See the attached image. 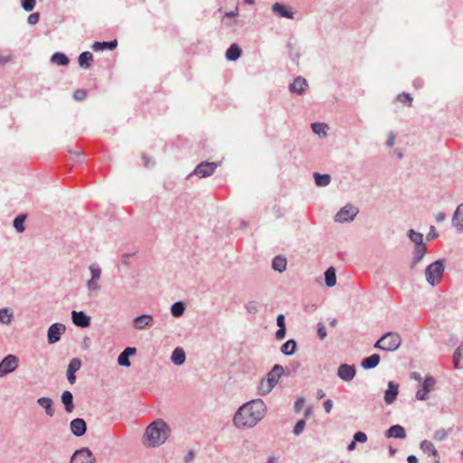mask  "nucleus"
I'll return each instance as SVG.
<instances>
[{
  "label": "nucleus",
  "instance_id": "nucleus-32",
  "mask_svg": "<svg viewBox=\"0 0 463 463\" xmlns=\"http://www.w3.org/2000/svg\"><path fill=\"white\" fill-rule=\"evenodd\" d=\"M272 268L274 270L282 273L287 269V259L280 255L276 256L272 260Z\"/></svg>",
  "mask_w": 463,
  "mask_h": 463
},
{
  "label": "nucleus",
  "instance_id": "nucleus-9",
  "mask_svg": "<svg viewBox=\"0 0 463 463\" xmlns=\"http://www.w3.org/2000/svg\"><path fill=\"white\" fill-rule=\"evenodd\" d=\"M65 331L66 326L61 323H54L51 325L47 331L48 344L52 345L57 343Z\"/></svg>",
  "mask_w": 463,
  "mask_h": 463
},
{
  "label": "nucleus",
  "instance_id": "nucleus-49",
  "mask_svg": "<svg viewBox=\"0 0 463 463\" xmlns=\"http://www.w3.org/2000/svg\"><path fill=\"white\" fill-rule=\"evenodd\" d=\"M354 442L364 443L367 440V435L364 432L358 431L354 435Z\"/></svg>",
  "mask_w": 463,
  "mask_h": 463
},
{
  "label": "nucleus",
  "instance_id": "nucleus-13",
  "mask_svg": "<svg viewBox=\"0 0 463 463\" xmlns=\"http://www.w3.org/2000/svg\"><path fill=\"white\" fill-rule=\"evenodd\" d=\"M70 430L75 437H82L87 431L86 421L81 418H76L70 422Z\"/></svg>",
  "mask_w": 463,
  "mask_h": 463
},
{
  "label": "nucleus",
  "instance_id": "nucleus-29",
  "mask_svg": "<svg viewBox=\"0 0 463 463\" xmlns=\"http://www.w3.org/2000/svg\"><path fill=\"white\" fill-rule=\"evenodd\" d=\"M118 45V41L113 40L109 42H95L92 44V50L95 52L105 51V50H114Z\"/></svg>",
  "mask_w": 463,
  "mask_h": 463
},
{
  "label": "nucleus",
  "instance_id": "nucleus-50",
  "mask_svg": "<svg viewBox=\"0 0 463 463\" xmlns=\"http://www.w3.org/2000/svg\"><path fill=\"white\" fill-rule=\"evenodd\" d=\"M86 91L84 90H77L73 93V97L78 101H82L86 99Z\"/></svg>",
  "mask_w": 463,
  "mask_h": 463
},
{
  "label": "nucleus",
  "instance_id": "nucleus-39",
  "mask_svg": "<svg viewBox=\"0 0 463 463\" xmlns=\"http://www.w3.org/2000/svg\"><path fill=\"white\" fill-rule=\"evenodd\" d=\"M326 285L332 288L336 284L335 270L333 267L328 268L325 272Z\"/></svg>",
  "mask_w": 463,
  "mask_h": 463
},
{
  "label": "nucleus",
  "instance_id": "nucleus-33",
  "mask_svg": "<svg viewBox=\"0 0 463 463\" xmlns=\"http://www.w3.org/2000/svg\"><path fill=\"white\" fill-rule=\"evenodd\" d=\"M297 349V343L294 339L286 341L280 347V351L285 355H292Z\"/></svg>",
  "mask_w": 463,
  "mask_h": 463
},
{
  "label": "nucleus",
  "instance_id": "nucleus-57",
  "mask_svg": "<svg viewBox=\"0 0 463 463\" xmlns=\"http://www.w3.org/2000/svg\"><path fill=\"white\" fill-rule=\"evenodd\" d=\"M446 436H447L446 431L444 430H438L435 432L434 439L442 440L446 438Z\"/></svg>",
  "mask_w": 463,
  "mask_h": 463
},
{
  "label": "nucleus",
  "instance_id": "nucleus-28",
  "mask_svg": "<svg viewBox=\"0 0 463 463\" xmlns=\"http://www.w3.org/2000/svg\"><path fill=\"white\" fill-rule=\"evenodd\" d=\"M380 359L381 358H380L379 354H372L371 356L366 357L362 361L361 366L364 370L373 369L379 364Z\"/></svg>",
  "mask_w": 463,
  "mask_h": 463
},
{
  "label": "nucleus",
  "instance_id": "nucleus-17",
  "mask_svg": "<svg viewBox=\"0 0 463 463\" xmlns=\"http://www.w3.org/2000/svg\"><path fill=\"white\" fill-rule=\"evenodd\" d=\"M153 322V317L149 314H143L133 319V326L137 330H143L150 326Z\"/></svg>",
  "mask_w": 463,
  "mask_h": 463
},
{
  "label": "nucleus",
  "instance_id": "nucleus-58",
  "mask_svg": "<svg viewBox=\"0 0 463 463\" xmlns=\"http://www.w3.org/2000/svg\"><path fill=\"white\" fill-rule=\"evenodd\" d=\"M304 403H305V399L303 397L298 398L295 402V410L297 411H299L302 409Z\"/></svg>",
  "mask_w": 463,
  "mask_h": 463
},
{
  "label": "nucleus",
  "instance_id": "nucleus-45",
  "mask_svg": "<svg viewBox=\"0 0 463 463\" xmlns=\"http://www.w3.org/2000/svg\"><path fill=\"white\" fill-rule=\"evenodd\" d=\"M25 220V216L24 215H18L14 220V227L18 232H23L24 231V222Z\"/></svg>",
  "mask_w": 463,
  "mask_h": 463
},
{
  "label": "nucleus",
  "instance_id": "nucleus-43",
  "mask_svg": "<svg viewBox=\"0 0 463 463\" xmlns=\"http://www.w3.org/2000/svg\"><path fill=\"white\" fill-rule=\"evenodd\" d=\"M311 128L313 132L318 135L319 137L326 136L327 126L326 124L316 122L311 124Z\"/></svg>",
  "mask_w": 463,
  "mask_h": 463
},
{
  "label": "nucleus",
  "instance_id": "nucleus-41",
  "mask_svg": "<svg viewBox=\"0 0 463 463\" xmlns=\"http://www.w3.org/2000/svg\"><path fill=\"white\" fill-rule=\"evenodd\" d=\"M273 389V385H271L265 378L262 379L258 385V392L262 396L269 394Z\"/></svg>",
  "mask_w": 463,
  "mask_h": 463
},
{
  "label": "nucleus",
  "instance_id": "nucleus-51",
  "mask_svg": "<svg viewBox=\"0 0 463 463\" xmlns=\"http://www.w3.org/2000/svg\"><path fill=\"white\" fill-rule=\"evenodd\" d=\"M40 14L38 13L31 14L27 18V23L31 25L36 24L39 22Z\"/></svg>",
  "mask_w": 463,
  "mask_h": 463
},
{
  "label": "nucleus",
  "instance_id": "nucleus-22",
  "mask_svg": "<svg viewBox=\"0 0 463 463\" xmlns=\"http://www.w3.org/2000/svg\"><path fill=\"white\" fill-rule=\"evenodd\" d=\"M137 349L135 347H127L118 357V364L120 366L129 367L131 363L129 357L136 354Z\"/></svg>",
  "mask_w": 463,
  "mask_h": 463
},
{
  "label": "nucleus",
  "instance_id": "nucleus-3",
  "mask_svg": "<svg viewBox=\"0 0 463 463\" xmlns=\"http://www.w3.org/2000/svg\"><path fill=\"white\" fill-rule=\"evenodd\" d=\"M90 279L86 281L88 296L90 298L97 297L101 290V275L102 269L100 266L94 262L89 266Z\"/></svg>",
  "mask_w": 463,
  "mask_h": 463
},
{
  "label": "nucleus",
  "instance_id": "nucleus-54",
  "mask_svg": "<svg viewBox=\"0 0 463 463\" xmlns=\"http://www.w3.org/2000/svg\"><path fill=\"white\" fill-rule=\"evenodd\" d=\"M395 137H395V135L392 132L389 133L388 138H387V141H386L387 147L391 148V147H392L394 146Z\"/></svg>",
  "mask_w": 463,
  "mask_h": 463
},
{
  "label": "nucleus",
  "instance_id": "nucleus-52",
  "mask_svg": "<svg viewBox=\"0 0 463 463\" xmlns=\"http://www.w3.org/2000/svg\"><path fill=\"white\" fill-rule=\"evenodd\" d=\"M317 335H318V337L323 340L326 337V327L325 326L322 324V323H318L317 324Z\"/></svg>",
  "mask_w": 463,
  "mask_h": 463
},
{
  "label": "nucleus",
  "instance_id": "nucleus-36",
  "mask_svg": "<svg viewBox=\"0 0 463 463\" xmlns=\"http://www.w3.org/2000/svg\"><path fill=\"white\" fill-rule=\"evenodd\" d=\"M408 237L414 243V246L426 245L423 241V234L414 231L413 229H410L408 231Z\"/></svg>",
  "mask_w": 463,
  "mask_h": 463
},
{
  "label": "nucleus",
  "instance_id": "nucleus-24",
  "mask_svg": "<svg viewBox=\"0 0 463 463\" xmlns=\"http://www.w3.org/2000/svg\"><path fill=\"white\" fill-rule=\"evenodd\" d=\"M271 10L274 14L280 17L292 19L294 17L293 12L287 8L286 5L280 3H275L272 5Z\"/></svg>",
  "mask_w": 463,
  "mask_h": 463
},
{
  "label": "nucleus",
  "instance_id": "nucleus-8",
  "mask_svg": "<svg viewBox=\"0 0 463 463\" xmlns=\"http://www.w3.org/2000/svg\"><path fill=\"white\" fill-rule=\"evenodd\" d=\"M436 380L434 377L426 376L422 382L421 388L416 392V398L420 401H426L429 399V393L434 389Z\"/></svg>",
  "mask_w": 463,
  "mask_h": 463
},
{
  "label": "nucleus",
  "instance_id": "nucleus-37",
  "mask_svg": "<svg viewBox=\"0 0 463 463\" xmlns=\"http://www.w3.org/2000/svg\"><path fill=\"white\" fill-rule=\"evenodd\" d=\"M315 183L317 186H327L331 182V176L327 174L314 173Z\"/></svg>",
  "mask_w": 463,
  "mask_h": 463
},
{
  "label": "nucleus",
  "instance_id": "nucleus-21",
  "mask_svg": "<svg viewBox=\"0 0 463 463\" xmlns=\"http://www.w3.org/2000/svg\"><path fill=\"white\" fill-rule=\"evenodd\" d=\"M452 226L458 232H463V203H460L452 216Z\"/></svg>",
  "mask_w": 463,
  "mask_h": 463
},
{
  "label": "nucleus",
  "instance_id": "nucleus-19",
  "mask_svg": "<svg viewBox=\"0 0 463 463\" xmlns=\"http://www.w3.org/2000/svg\"><path fill=\"white\" fill-rule=\"evenodd\" d=\"M427 251L426 245L422 246H414L412 250V259L410 263V268L411 269H415L418 263H420L424 258Z\"/></svg>",
  "mask_w": 463,
  "mask_h": 463
},
{
  "label": "nucleus",
  "instance_id": "nucleus-34",
  "mask_svg": "<svg viewBox=\"0 0 463 463\" xmlns=\"http://www.w3.org/2000/svg\"><path fill=\"white\" fill-rule=\"evenodd\" d=\"M51 61L59 66H66L70 61L63 52H56L52 55Z\"/></svg>",
  "mask_w": 463,
  "mask_h": 463
},
{
  "label": "nucleus",
  "instance_id": "nucleus-12",
  "mask_svg": "<svg viewBox=\"0 0 463 463\" xmlns=\"http://www.w3.org/2000/svg\"><path fill=\"white\" fill-rule=\"evenodd\" d=\"M355 373L356 370L354 365L343 364H340L337 369V376L345 382L352 381L354 378Z\"/></svg>",
  "mask_w": 463,
  "mask_h": 463
},
{
  "label": "nucleus",
  "instance_id": "nucleus-44",
  "mask_svg": "<svg viewBox=\"0 0 463 463\" xmlns=\"http://www.w3.org/2000/svg\"><path fill=\"white\" fill-rule=\"evenodd\" d=\"M246 311L250 315H256L260 311V303L256 300H250L245 305Z\"/></svg>",
  "mask_w": 463,
  "mask_h": 463
},
{
  "label": "nucleus",
  "instance_id": "nucleus-23",
  "mask_svg": "<svg viewBox=\"0 0 463 463\" xmlns=\"http://www.w3.org/2000/svg\"><path fill=\"white\" fill-rule=\"evenodd\" d=\"M385 437L386 438H394V439H405L406 438V431L405 429L399 424L391 426L386 431H385Z\"/></svg>",
  "mask_w": 463,
  "mask_h": 463
},
{
  "label": "nucleus",
  "instance_id": "nucleus-42",
  "mask_svg": "<svg viewBox=\"0 0 463 463\" xmlns=\"http://www.w3.org/2000/svg\"><path fill=\"white\" fill-rule=\"evenodd\" d=\"M14 318L13 313L8 308L0 309V323L10 325Z\"/></svg>",
  "mask_w": 463,
  "mask_h": 463
},
{
  "label": "nucleus",
  "instance_id": "nucleus-64",
  "mask_svg": "<svg viewBox=\"0 0 463 463\" xmlns=\"http://www.w3.org/2000/svg\"><path fill=\"white\" fill-rule=\"evenodd\" d=\"M267 463H279L278 458L274 456L269 457Z\"/></svg>",
  "mask_w": 463,
  "mask_h": 463
},
{
  "label": "nucleus",
  "instance_id": "nucleus-60",
  "mask_svg": "<svg viewBox=\"0 0 463 463\" xmlns=\"http://www.w3.org/2000/svg\"><path fill=\"white\" fill-rule=\"evenodd\" d=\"M438 237V233L435 230V227L434 226H430V232L428 234V239L429 240H433V239H436Z\"/></svg>",
  "mask_w": 463,
  "mask_h": 463
},
{
  "label": "nucleus",
  "instance_id": "nucleus-26",
  "mask_svg": "<svg viewBox=\"0 0 463 463\" xmlns=\"http://www.w3.org/2000/svg\"><path fill=\"white\" fill-rule=\"evenodd\" d=\"M61 400L64 405L65 411L69 413L72 412L75 407L73 403V395L71 392L64 391L61 393Z\"/></svg>",
  "mask_w": 463,
  "mask_h": 463
},
{
  "label": "nucleus",
  "instance_id": "nucleus-47",
  "mask_svg": "<svg viewBox=\"0 0 463 463\" xmlns=\"http://www.w3.org/2000/svg\"><path fill=\"white\" fill-rule=\"evenodd\" d=\"M397 99L401 102L407 103L409 106H411L412 97L409 93L403 92V93L400 94L397 97Z\"/></svg>",
  "mask_w": 463,
  "mask_h": 463
},
{
  "label": "nucleus",
  "instance_id": "nucleus-7",
  "mask_svg": "<svg viewBox=\"0 0 463 463\" xmlns=\"http://www.w3.org/2000/svg\"><path fill=\"white\" fill-rule=\"evenodd\" d=\"M18 366V359L14 354L6 355L0 362V378L13 373Z\"/></svg>",
  "mask_w": 463,
  "mask_h": 463
},
{
  "label": "nucleus",
  "instance_id": "nucleus-40",
  "mask_svg": "<svg viewBox=\"0 0 463 463\" xmlns=\"http://www.w3.org/2000/svg\"><path fill=\"white\" fill-rule=\"evenodd\" d=\"M185 304L183 301H177L171 306V314L175 317H180L184 315Z\"/></svg>",
  "mask_w": 463,
  "mask_h": 463
},
{
  "label": "nucleus",
  "instance_id": "nucleus-61",
  "mask_svg": "<svg viewBox=\"0 0 463 463\" xmlns=\"http://www.w3.org/2000/svg\"><path fill=\"white\" fill-rule=\"evenodd\" d=\"M445 218H446V215H445V213H439L436 215V217H435V219H436V222H443V221L445 220Z\"/></svg>",
  "mask_w": 463,
  "mask_h": 463
},
{
  "label": "nucleus",
  "instance_id": "nucleus-62",
  "mask_svg": "<svg viewBox=\"0 0 463 463\" xmlns=\"http://www.w3.org/2000/svg\"><path fill=\"white\" fill-rule=\"evenodd\" d=\"M407 461H408L409 463H418V458H417V457H416V456H414V455H410V456H408V458H407Z\"/></svg>",
  "mask_w": 463,
  "mask_h": 463
},
{
  "label": "nucleus",
  "instance_id": "nucleus-14",
  "mask_svg": "<svg viewBox=\"0 0 463 463\" xmlns=\"http://www.w3.org/2000/svg\"><path fill=\"white\" fill-rule=\"evenodd\" d=\"M399 394V384L393 381L388 383V388L384 392V402L387 404H392L397 399Z\"/></svg>",
  "mask_w": 463,
  "mask_h": 463
},
{
  "label": "nucleus",
  "instance_id": "nucleus-11",
  "mask_svg": "<svg viewBox=\"0 0 463 463\" xmlns=\"http://www.w3.org/2000/svg\"><path fill=\"white\" fill-rule=\"evenodd\" d=\"M94 462H95V458H94L92 452L87 448H83L81 449L77 450L71 458V463H94Z\"/></svg>",
  "mask_w": 463,
  "mask_h": 463
},
{
  "label": "nucleus",
  "instance_id": "nucleus-56",
  "mask_svg": "<svg viewBox=\"0 0 463 463\" xmlns=\"http://www.w3.org/2000/svg\"><path fill=\"white\" fill-rule=\"evenodd\" d=\"M325 411L329 413L333 408V402L330 399H327L323 403Z\"/></svg>",
  "mask_w": 463,
  "mask_h": 463
},
{
  "label": "nucleus",
  "instance_id": "nucleus-10",
  "mask_svg": "<svg viewBox=\"0 0 463 463\" xmlns=\"http://www.w3.org/2000/svg\"><path fill=\"white\" fill-rule=\"evenodd\" d=\"M218 165L214 162H202L194 170L193 174L200 178L212 175L216 170Z\"/></svg>",
  "mask_w": 463,
  "mask_h": 463
},
{
  "label": "nucleus",
  "instance_id": "nucleus-1",
  "mask_svg": "<svg viewBox=\"0 0 463 463\" xmlns=\"http://www.w3.org/2000/svg\"><path fill=\"white\" fill-rule=\"evenodd\" d=\"M266 412L267 406L265 402L261 399H254L239 407L232 421L238 429H251L265 417Z\"/></svg>",
  "mask_w": 463,
  "mask_h": 463
},
{
  "label": "nucleus",
  "instance_id": "nucleus-59",
  "mask_svg": "<svg viewBox=\"0 0 463 463\" xmlns=\"http://www.w3.org/2000/svg\"><path fill=\"white\" fill-rule=\"evenodd\" d=\"M277 325L279 327H281V326L283 327H286V325H285V317L283 314H279L278 317H277Z\"/></svg>",
  "mask_w": 463,
  "mask_h": 463
},
{
  "label": "nucleus",
  "instance_id": "nucleus-20",
  "mask_svg": "<svg viewBox=\"0 0 463 463\" xmlns=\"http://www.w3.org/2000/svg\"><path fill=\"white\" fill-rule=\"evenodd\" d=\"M81 366V361L79 358H72L67 368V379L71 384H73L76 381L75 373L80 370Z\"/></svg>",
  "mask_w": 463,
  "mask_h": 463
},
{
  "label": "nucleus",
  "instance_id": "nucleus-5",
  "mask_svg": "<svg viewBox=\"0 0 463 463\" xmlns=\"http://www.w3.org/2000/svg\"><path fill=\"white\" fill-rule=\"evenodd\" d=\"M402 345V337L396 332H387L374 344V348L393 352Z\"/></svg>",
  "mask_w": 463,
  "mask_h": 463
},
{
  "label": "nucleus",
  "instance_id": "nucleus-53",
  "mask_svg": "<svg viewBox=\"0 0 463 463\" xmlns=\"http://www.w3.org/2000/svg\"><path fill=\"white\" fill-rule=\"evenodd\" d=\"M285 335H286V327H283L281 326V327H279L276 333H275V337L277 340H282L285 338Z\"/></svg>",
  "mask_w": 463,
  "mask_h": 463
},
{
  "label": "nucleus",
  "instance_id": "nucleus-31",
  "mask_svg": "<svg viewBox=\"0 0 463 463\" xmlns=\"http://www.w3.org/2000/svg\"><path fill=\"white\" fill-rule=\"evenodd\" d=\"M78 61L80 67L87 69L93 61V55L90 52L85 51L80 54Z\"/></svg>",
  "mask_w": 463,
  "mask_h": 463
},
{
  "label": "nucleus",
  "instance_id": "nucleus-2",
  "mask_svg": "<svg viewBox=\"0 0 463 463\" xmlns=\"http://www.w3.org/2000/svg\"><path fill=\"white\" fill-rule=\"evenodd\" d=\"M169 436V427L161 419L150 423L143 435V444L147 448L159 447L165 442Z\"/></svg>",
  "mask_w": 463,
  "mask_h": 463
},
{
  "label": "nucleus",
  "instance_id": "nucleus-4",
  "mask_svg": "<svg viewBox=\"0 0 463 463\" xmlns=\"http://www.w3.org/2000/svg\"><path fill=\"white\" fill-rule=\"evenodd\" d=\"M444 262L443 259H439L426 267L425 278L430 286L435 287L440 283L445 271Z\"/></svg>",
  "mask_w": 463,
  "mask_h": 463
},
{
  "label": "nucleus",
  "instance_id": "nucleus-63",
  "mask_svg": "<svg viewBox=\"0 0 463 463\" xmlns=\"http://www.w3.org/2000/svg\"><path fill=\"white\" fill-rule=\"evenodd\" d=\"M326 396L325 392L322 389H317V399H323Z\"/></svg>",
  "mask_w": 463,
  "mask_h": 463
},
{
  "label": "nucleus",
  "instance_id": "nucleus-46",
  "mask_svg": "<svg viewBox=\"0 0 463 463\" xmlns=\"http://www.w3.org/2000/svg\"><path fill=\"white\" fill-rule=\"evenodd\" d=\"M305 425H306V420H299L295 427H294V430H293V432L296 436H298L300 435L303 430H304V428H305Z\"/></svg>",
  "mask_w": 463,
  "mask_h": 463
},
{
  "label": "nucleus",
  "instance_id": "nucleus-25",
  "mask_svg": "<svg viewBox=\"0 0 463 463\" xmlns=\"http://www.w3.org/2000/svg\"><path fill=\"white\" fill-rule=\"evenodd\" d=\"M37 403L44 409L47 416L52 417L54 415L53 402L51 398L41 397L37 399Z\"/></svg>",
  "mask_w": 463,
  "mask_h": 463
},
{
  "label": "nucleus",
  "instance_id": "nucleus-27",
  "mask_svg": "<svg viewBox=\"0 0 463 463\" xmlns=\"http://www.w3.org/2000/svg\"><path fill=\"white\" fill-rule=\"evenodd\" d=\"M241 55V49L237 43H232L226 51L225 57L230 61H237Z\"/></svg>",
  "mask_w": 463,
  "mask_h": 463
},
{
  "label": "nucleus",
  "instance_id": "nucleus-35",
  "mask_svg": "<svg viewBox=\"0 0 463 463\" xmlns=\"http://www.w3.org/2000/svg\"><path fill=\"white\" fill-rule=\"evenodd\" d=\"M420 449L424 452L429 454L430 456L437 457L438 451L436 448L434 447L433 443L430 440L424 439L420 444Z\"/></svg>",
  "mask_w": 463,
  "mask_h": 463
},
{
  "label": "nucleus",
  "instance_id": "nucleus-16",
  "mask_svg": "<svg viewBox=\"0 0 463 463\" xmlns=\"http://www.w3.org/2000/svg\"><path fill=\"white\" fill-rule=\"evenodd\" d=\"M284 373V368L282 365L280 364H275L272 369L267 373V376H266V380L271 384L273 385V387H275L281 375L283 374Z\"/></svg>",
  "mask_w": 463,
  "mask_h": 463
},
{
  "label": "nucleus",
  "instance_id": "nucleus-15",
  "mask_svg": "<svg viewBox=\"0 0 463 463\" xmlns=\"http://www.w3.org/2000/svg\"><path fill=\"white\" fill-rule=\"evenodd\" d=\"M71 319L75 326L79 327H88L90 325V317L83 311H72Z\"/></svg>",
  "mask_w": 463,
  "mask_h": 463
},
{
  "label": "nucleus",
  "instance_id": "nucleus-18",
  "mask_svg": "<svg viewBox=\"0 0 463 463\" xmlns=\"http://www.w3.org/2000/svg\"><path fill=\"white\" fill-rule=\"evenodd\" d=\"M307 88V81L305 78L301 76H298L295 78L293 82L289 85V90L292 93H296L298 95L303 94Z\"/></svg>",
  "mask_w": 463,
  "mask_h": 463
},
{
  "label": "nucleus",
  "instance_id": "nucleus-6",
  "mask_svg": "<svg viewBox=\"0 0 463 463\" xmlns=\"http://www.w3.org/2000/svg\"><path fill=\"white\" fill-rule=\"evenodd\" d=\"M359 213V209L348 203L342 207L335 215L334 221L338 223L350 222L354 221L355 216Z\"/></svg>",
  "mask_w": 463,
  "mask_h": 463
},
{
  "label": "nucleus",
  "instance_id": "nucleus-30",
  "mask_svg": "<svg viewBox=\"0 0 463 463\" xmlns=\"http://www.w3.org/2000/svg\"><path fill=\"white\" fill-rule=\"evenodd\" d=\"M171 360L175 365H182L185 362V353L181 347H176L171 355Z\"/></svg>",
  "mask_w": 463,
  "mask_h": 463
},
{
  "label": "nucleus",
  "instance_id": "nucleus-38",
  "mask_svg": "<svg viewBox=\"0 0 463 463\" xmlns=\"http://www.w3.org/2000/svg\"><path fill=\"white\" fill-rule=\"evenodd\" d=\"M453 364L456 369H463V347L458 346L453 354Z\"/></svg>",
  "mask_w": 463,
  "mask_h": 463
},
{
  "label": "nucleus",
  "instance_id": "nucleus-55",
  "mask_svg": "<svg viewBox=\"0 0 463 463\" xmlns=\"http://www.w3.org/2000/svg\"><path fill=\"white\" fill-rule=\"evenodd\" d=\"M135 255V253H124L121 256V261L124 265H128L130 259Z\"/></svg>",
  "mask_w": 463,
  "mask_h": 463
},
{
  "label": "nucleus",
  "instance_id": "nucleus-48",
  "mask_svg": "<svg viewBox=\"0 0 463 463\" xmlns=\"http://www.w3.org/2000/svg\"><path fill=\"white\" fill-rule=\"evenodd\" d=\"M22 6L24 11L31 12L35 6V0H22Z\"/></svg>",
  "mask_w": 463,
  "mask_h": 463
}]
</instances>
